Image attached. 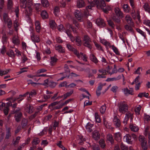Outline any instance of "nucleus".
Here are the masks:
<instances>
[{"mask_svg": "<svg viewBox=\"0 0 150 150\" xmlns=\"http://www.w3.org/2000/svg\"><path fill=\"white\" fill-rule=\"evenodd\" d=\"M7 132H6V135L5 139H8L11 136V129L10 128H8L7 129Z\"/></svg>", "mask_w": 150, "mask_h": 150, "instance_id": "39", "label": "nucleus"}, {"mask_svg": "<svg viewBox=\"0 0 150 150\" xmlns=\"http://www.w3.org/2000/svg\"><path fill=\"white\" fill-rule=\"evenodd\" d=\"M121 150H128V147L126 146L122 143L121 144Z\"/></svg>", "mask_w": 150, "mask_h": 150, "instance_id": "62", "label": "nucleus"}, {"mask_svg": "<svg viewBox=\"0 0 150 150\" xmlns=\"http://www.w3.org/2000/svg\"><path fill=\"white\" fill-rule=\"evenodd\" d=\"M50 27L53 29H55L56 28L57 25L54 21L51 20L50 22Z\"/></svg>", "mask_w": 150, "mask_h": 150, "instance_id": "26", "label": "nucleus"}, {"mask_svg": "<svg viewBox=\"0 0 150 150\" xmlns=\"http://www.w3.org/2000/svg\"><path fill=\"white\" fill-rule=\"evenodd\" d=\"M119 17L117 15H114L112 17V19L115 23L120 24L121 22V20Z\"/></svg>", "mask_w": 150, "mask_h": 150, "instance_id": "19", "label": "nucleus"}, {"mask_svg": "<svg viewBox=\"0 0 150 150\" xmlns=\"http://www.w3.org/2000/svg\"><path fill=\"white\" fill-rule=\"evenodd\" d=\"M96 24L101 27H103L105 26V24L103 19L101 18H98L96 21Z\"/></svg>", "mask_w": 150, "mask_h": 150, "instance_id": "10", "label": "nucleus"}, {"mask_svg": "<svg viewBox=\"0 0 150 150\" xmlns=\"http://www.w3.org/2000/svg\"><path fill=\"white\" fill-rule=\"evenodd\" d=\"M62 141H59L58 143L57 144V145L60 148H61L63 150H67L61 144Z\"/></svg>", "mask_w": 150, "mask_h": 150, "instance_id": "59", "label": "nucleus"}, {"mask_svg": "<svg viewBox=\"0 0 150 150\" xmlns=\"http://www.w3.org/2000/svg\"><path fill=\"white\" fill-rule=\"evenodd\" d=\"M51 61L50 63L51 65L52 66L54 65L57 61V59L55 57H51Z\"/></svg>", "mask_w": 150, "mask_h": 150, "instance_id": "44", "label": "nucleus"}, {"mask_svg": "<svg viewBox=\"0 0 150 150\" xmlns=\"http://www.w3.org/2000/svg\"><path fill=\"white\" fill-rule=\"evenodd\" d=\"M6 54L10 57H15V55L13 51L11 50H10L9 52H7Z\"/></svg>", "mask_w": 150, "mask_h": 150, "instance_id": "42", "label": "nucleus"}, {"mask_svg": "<svg viewBox=\"0 0 150 150\" xmlns=\"http://www.w3.org/2000/svg\"><path fill=\"white\" fill-rule=\"evenodd\" d=\"M41 16L43 19H45L48 17V14L46 11H43L41 13Z\"/></svg>", "mask_w": 150, "mask_h": 150, "instance_id": "27", "label": "nucleus"}, {"mask_svg": "<svg viewBox=\"0 0 150 150\" xmlns=\"http://www.w3.org/2000/svg\"><path fill=\"white\" fill-rule=\"evenodd\" d=\"M4 113L5 115H8V112L9 110V108H8L5 107L3 110Z\"/></svg>", "mask_w": 150, "mask_h": 150, "instance_id": "55", "label": "nucleus"}, {"mask_svg": "<svg viewBox=\"0 0 150 150\" xmlns=\"http://www.w3.org/2000/svg\"><path fill=\"white\" fill-rule=\"evenodd\" d=\"M32 40L34 42H38L40 41V39L38 36L36 35L35 33H32L31 36Z\"/></svg>", "mask_w": 150, "mask_h": 150, "instance_id": "13", "label": "nucleus"}, {"mask_svg": "<svg viewBox=\"0 0 150 150\" xmlns=\"http://www.w3.org/2000/svg\"><path fill=\"white\" fill-rule=\"evenodd\" d=\"M73 93V91H71L69 92H68L66 93L65 94H64V98L63 99L64 100L66 99L68 97L70 96Z\"/></svg>", "mask_w": 150, "mask_h": 150, "instance_id": "33", "label": "nucleus"}, {"mask_svg": "<svg viewBox=\"0 0 150 150\" xmlns=\"http://www.w3.org/2000/svg\"><path fill=\"white\" fill-rule=\"evenodd\" d=\"M99 144L100 147L102 148H104L105 147V141L103 139H100L99 142Z\"/></svg>", "mask_w": 150, "mask_h": 150, "instance_id": "36", "label": "nucleus"}, {"mask_svg": "<svg viewBox=\"0 0 150 150\" xmlns=\"http://www.w3.org/2000/svg\"><path fill=\"white\" fill-rule=\"evenodd\" d=\"M105 6V4L104 0H100L99 1H98L97 5V8L99 9H103L105 13H107L108 10L106 8Z\"/></svg>", "mask_w": 150, "mask_h": 150, "instance_id": "1", "label": "nucleus"}, {"mask_svg": "<svg viewBox=\"0 0 150 150\" xmlns=\"http://www.w3.org/2000/svg\"><path fill=\"white\" fill-rule=\"evenodd\" d=\"M60 102V101L59 102L58 101H56L52 103H51L48 106V108H50L51 107H53L54 106H55V105L58 104V103H59Z\"/></svg>", "mask_w": 150, "mask_h": 150, "instance_id": "56", "label": "nucleus"}, {"mask_svg": "<svg viewBox=\"0 0 150 150\" xmlns=\"http://www.w3.org/2000/svg\"><path fill=\"white\" fill-rule=\"evenodd\" d=\"M40 142V140L38 138H35L33 140L32 142V144L33 145H37Z\"/></svg>", "mask_w": 150, "mask_h": 150, "instance_id": "47", "label": "nucleus"}, {"mask_svg": "<svg viewBox=\"0 0 150 150\" xmlns=\"http://www.w3.org/2000/svg\"><path fill=\"white\" fill-rule=\"evenodd\" d=\"M28 69V67H24L22 68H20V69L21 70V71H19L18 72V74H21L22 73L26 72L27 71V70H25V69Z\"/></svg>", "mask_w": 150, "mask_h": 150, "instance_id": "54", "label": "nucleus"}, {"mask_svg": "<svg viewBox=\"0 0 150 150\" xmlns=\"http://www.w3.org/2000/svg\"><path fill=\"white\" fill-rule=\"evenodd\" d=\"M6 106V103H3V102H0V109L1 110H2Z\"/></svg>", "mask_w": 150, "mask_h": 150, "instance_id": "63", "label": "nucleus"}, {"mask_svg": "<svg viewBox=\"0 0 150 150\" xmlns=\"http://www.w3.org/2000/svg\"><path fill=\"white\" fill-rule=\"evenodd\" d=\"M98 0H88V2L90 4V5L86 7L87 10V9H92V7L94 6L95 5H97Z\"/></svg>", "mask_w": 150, "mask_h": 150, "instance_id": "6", "label": "nucleus"}, {"mask_svg": "<svg viewBox=\"0 0 150 150\" xmlns=\"http://www.w3.org/2000/svg\"><path fill=\"white\" fill-rule=\"evenodd\" d=\"M117 66L116 65L114 64V68L113 69L112 72H110L109 74H110V75H111L112 74L116 73H117Z\"/></svg>", "mask_w": 150, "mask_h": 150, "instance_id": "51", "label": "nucleus"}, {"mask_svg": "<svg viewBox=\"0 0 150 150\" xmlns=\"http://www.w3.org/2000/svg\"><path fill=\"white\" fill-rule=\"evenodd\" d=\"M108 25L112 28H114L115 27V25L113 22L111 20H108Z\"/></svg>", "mask_w": 150, "mask_h": 150, "instance_id": "50", "label": "nucleus"}, {"mask_svg": "<svg viewBox=\"0 0 150 150\" xmlns=\"http://www.w3.org/2000/svg\"><path fill=\"white\" fill-rule=\"evenodd\" d=\"M95 118L96 120V121L100 123L101 122V120L99 116L98 115L97 112H96L95 113Z\"/></svg>", "mask_w": 150, "mask_h": 150, "instance_id": "45", "label": "nucleus"}, {"mask_svg": "<svg viewBox=\"0 0 150 150\" xmlns=\"http://www.w3.org/2000/svg\"><path fill=\"white\" fill-rule=\"evenodd\" d=\"M76 55L78 58L79 59L81 58L85 62L87 61V57L86 56V55L84 54L82 52H80L79 53V52H78V54H77Z\"/></svg>", "mask_w": 150, "mask_h": 150, "instance_id": "12", "label": "nucleus"}, {"mask_svg": "<svg viewBox=\"0 0 150 150\" xmlns=\"http://www.w3.org/2000/svg\"><path fill=\"white\" fill-rule=\"evenodd\" d=\"M115 12L116 14V15L117 16H119V17H120L121 18L123 17V16L122 15V13L120 9L118 8H116L115 9Z\"/></svg>", "mask_w": 150, "mask_h": 150, "instance_id": "21", "label": "nucleus"}, {"mask_svg": "<svg viewBox=\"0 0 150 150\" xmlns=\"http://www.w3.org/2000/svg\"><path fill=\"white\" fill-rule=\"evenodd\" d=\"M41 2L43 6L45 7H47L49 6V4L47 0H41Z\"/></svg>", "mask_w": 150, "mask_h": 150, "instance_id": "38", "label": "nucleus"}, {"mask_svg": "<svg viewBox=\"0 0 150 150\" xmlns=\"http://www.w3.org/2000/svg\"><path fill=\"white\" fill-rule=\"evenodd\" d=\"M64 70L65 72L64 73H61L60 74H64L66 73V74H69L70 72V69L68 65L66 64H65L64 66Z\"/></svg>", "mask_w": 150, "mask_h": 150, "instance_id": "23", "label": "nucleus"}, {"mask_svg": "<svg viewBox=\"0 0 150 150\" xmlns=\"http://www.w3.org/2000/svg\"><path fill=\"white\" fill-rule=\"evenodd\" d=\"M66 25L67 28H71L72 29V31L74 33H77L76 28H74L71 25L68 23Z\"/></svg>", "mask_w": 150, "mask_h": 150, "instance_id": "30", "label": "nucleus"}, {"mask_svg": "<svg viewBox=\"0 0 150 150\" xmlns=\"http://www.w3.org/2000/svg\"><path fill=\"white\" fill-rule=\"evenodd\" d=\"M106 83L102 84L100 83L99 84L97 89L96 91V95L98 96H99L100 94V91L102 89L103 90V93L105 92L108 89V87H106L105 86L106 85Z\"/></svg>", "mask_w": 150, "mask_h": 150, "instance_id": "2", "label": "nucleus"}, {"mask_svg": "<svg viewBox=\"0 0 150 150\" xmlns=\"http://www.w3.org/2000/svg\"><path fill=\"white\" fill-rule=\"evenodd\" d=\"M96 47H97L98 50H101L102 51H103V49L101 45L96 43V42H94Z\"/></svg>", "mask_w": 150, "mask_h": 150, "instance_id": "52", "label": "nucleus"}, {"mask_svg": "<svg viewBox=\"0 0 150 150\" xmlns=\"http://www.w3.org/2000/svg\"><path fill=\"white\" fill-rule=\"evenodd\" d=\"M119 105V110L120 112L124 114L128 110V105L127 104H124L122 102H120Z\"/></svg>", "mask_w": 150, "mask_h": 150, "instance_id": "4", "label": "nucleus"}, {"mask_svg": "<svg viewBox=\"0 0 150 150\" xmlns=\"http://www.w3.org/2000/svg\"><path fill=\"white\" fill-rule=\"evenodd\" d=\"M125 115L126 116L125 117V118L123 121V123L125 124L127 123V122L129 118H130L131 120H132L133 119L132 116L133 114H131L129 112H127Z\"/></svg>", "mask_w": 150, "mask_h": 150, "instance_id": "7", "label": "nucleus"}, {"mask_svg": "<svg viewBox=\"0 0 150 150\" xmlns=\"http://www.w3.org/2000/svg\"><path fill=\"white\" fill-rule=\"evenodd\" d=\"M3 19L5 22H6V21L10 19L8 18V15L6 13H4V14Z\"/></svg>", "mask_w": 150, "mask_h": 150, "instance_id": "61", "label": "nucleus"}, {"mask_svg": "<svg viewBox=\"0 0 150 150\" xmlns=\"http://www.w3.org/2000/svg\"><path fill=\"white\" fill-rule=\"evenodd\" d=\"M20 108H18L16 110H14L13 111V113H15V120L18 122H20L21 117L23 115L22 113L20 111Z\"/></svg>", "mask_w": 150, "mask_h": 150, "instance_id": "3", "label": "nucleus"}, {"mask_svg": "<svg viewBox=\"0 0 150 150\" xmlns=\"http://www.w3.org/2000/svg\"><path fill=\"white\" fill-rule=\"evenodd\" d=\"M101 42L103 45H105L106 46H109L110 47H111V45L110 42H108L107 41L105 40H101Z\"/></svg>", "mask_w": 150, "mask_h": 150, "instance_id": "43", "label": "nucleus"}, {"mask_svg": "<svg viewBox=\"0 0 150 150\" xmlns=\"http://www.w3.org/2000/svg\"><path fill=\"white\" fill-rule=\"evenodd\" d=\"M39 112V111L36 112L34 114L30 116L29 117V119L30 120H31L34 118L37 115Z\"/></svg>", "mask_w": 150, "mask_h": 150, "instance_id": "57", "label": "nucleus"}, {"mask_svg": "<svg viewBox=\"0 0 150 150\" xmlns=\"http://www.w3.org/2000/svg\"><path fill=\"white\" fill-rule=\"evenodd\" d=\"M146 142H143L141 143V146L142 149L144 150H146L147 147L146 145Z\"/></svg>", "mask_w": 150, "mask_h": 150, "instance_id": "49", "label": "nucleus"}, {"mask_svg": "<svg viewBox=\"0 0 150 150\" xmlns=\"http://www.w3.org/2000/svg\"><path fill=\"white\" fill-rule=\"evenodd\" d=\"M25 110L28 113L31 114L33 111V107L29 104H28L25 108Z\"/></svg>", "mask_w": 150, "mask_h": 150, "instance_id": "9", "label": "nucleus"}, {"mask_svg": "<svg viewBox=\"0 0 150 150\" xmlns=\"http://www.w3.org/2000/svg\"><path fill=\"white\" fill-rule=\"evenodd\" d=\"M124 138L126 139V142L129 144H131L132 143V141L131 139V137L129 134H127Z\"/></svg>", "mask_w": 150, "mask_h": 150, "instance_id": "20", "label": "nucleus"}, {"mask_svg": "<svg viewBox=\"0 0 150 150\" xmlns=\"http://www.w3.org/2000/svg\"><path fill=\"white\" fill-rule=\"evenodd\" d=\"M25 8H26L25 12H27V14H28V15H29L32 11L31 7L30 6H29L27 7L26 6Z\"/></svg>", "mask_w": 150, "mask_h": 150, "instance_id": "53", "label": "nucleus"}, {"mask_svg": "<svg viewBox=\"0 0 150 150\" xmlns=\"http://www.w3.org/2000/svg\"><path fill=\"white\" fill-rule=\"evenodd\" d=\"M75 16L78 19V21L81 22V13L78 10H76L74 13Z\"/></svg>", "mask_w": 150, "mask_h": 150, "instance_id": "15", "label": "nucleus"}, {"mask_svg": "<svg viewBox=\"0 0 150 150\" xmlns=\"http://www.w3.org/2000/svg\"><path fill=\"white\" fill-rule=\"evenodd\" d=\"M50 97L51 96L50 95H44L43 96V98L45 100H39L38 101L40 103H42L45 102V101L47 100L48 99L50 98Z\"/></svg>", "mask_w": 150, "mask_h": 150, "instance_id": "41", "label": "nucleus"}, {"mask_svg": "<svg viewBox=\"0 0 150 150\" xmlns=\"http://www.w3.org/2000/svg\"><path fill=\"white\" fill-rule=\"evenodd\" d=\"M118 88V87L116 86H113L111 88V91L114 93H116Z\"/></svg>", "mask_w": 150, "mask_h": 150, "instance_id": "64", "label": "nucleus"}, {"mask_svg": "<svg viewBox=\"0 0 150 150\" xmlns=\"http://www.w3.org/2000/svg\"><path fill=\"white\" fill-rule=\"evenodd\" d=\"M106 108V105L104 104V105L102 106L100 109V110L101 113L103 114L105 113V110Z\"/></svg>", "mask_w": 150, "mask_h": 150, "instance_id": "40", "label": "nucleus"}, {"mask_svg": "<svg viewBox=\"0 0 150 150\" xmlns=\"http://www.w3.org/2000/svg\"><path fill=\"white\" fill-rule=\"evenodd\" d=\"M67 47L68 50L71 51L73 52L75 55L78 54V51L75 49L71 45L68 44L67 45Z\"/></svg>", "mask_w": 150, "mask_h": 150, "instance_id": "14", "label": "nucleus"}, {"mask_svg": "<svg viewBox=\"0 0 150 150\" xmlns=\"http://www.w3.org/2000/svg\"><path fill=\"white\" fill-rule=\"evenodd\" d=\"M7 6L8 9L11 10L13 8V3L12 0H8Z\"/></svg>", "mask_w": 150, "mask_h": 150, "instance_id": "31", "label": "nucleus"}, {"mask_svg": "<svg viewBox=\"0 0 150 150\" xmlns=\"http://www.w3.org/2000/svg\"><path fill=\"white\" fill-rule=\"evenodd\" d=\"M90 59L95 64L97 63L98 62V60L94 54H92L91 55Z\"/></svg>", "mask_w": 150, "mask_h": 150, "instance_id": "32", "label": "nucleus"}, {"mask_svg": "<svg viewBox=\"0 0 150 150\" xmlns=\"http://www.w3.org/2000/svg\"><path fill=\"white\" fill-rule=\"evenodd\" d=\"M12 42L14 44L18 45L20 43V40L18 36L13 37L12 39Z\"/></svg>", "mask_w": 150, "mask_h": 150, "instance_id": "24", "label": "nucleus"}, {"mask_svg": "<svg viewBox=\"0 0 150 150\" xmlns=\"http://www.w3.org/2000/svg\"><path fill=\"white\" fill-rule=\"evenodd\" d=\"M28 120L25 119H23L21 121V124L22 126V128L23 129H25L26 127L28 124Z\"/></svg>", "mask_w": 150, "mask_h": 150, "instance_id": "22", "label": "nucleus"}, {"mask_svg": "<svg viewBox=\"0 0 150 150\" xmlns=\"http://www.w3.org/2000/svg\"><path fill=\"white\" fill-rule=\"evenodd\" d=\"M114 124L116 127H119L120 126V122L117 116H115L113 119Z\"/></svg>", "mask_w": 150, "mask_h": 150, "instance_id": "17", "label": "nucleus"}, {"mask_svg": "<svg viewBox=\"0 0 150 150\" xmlns=\"http://www.w3.org/2000/svg\"><path fill=\"white\" fill-rule=\"evenodd\" d=\"M112 47L114 52L117 55H119L120 54V52L117 48L115 47L114 45L112 46Z\"/></svg>", "mask_w": 150, "mask_h": 150, "instance_id": "48", "label": "nucleus"}, {"mask_svg": "<svg viewBox=\"0 0 150 150\" xmlns=\"http://www.w3.org/2000/svg\"><path fill=\"white\" fill-rule=\"evenodd\" d=\"M129 128L132 131L136 132L139 130L137 127L134 126L132 124H130L129 126Z\"/></svg>", "mask_w": 150, "mask_h": 150, "instance_id": "28", "label": "nucleus"}, {"mask_svg": "<svg viewBox=\"0 0 150 150\" xmlns=\"http://www.w3.org/2000/svg\"><path fill=\"white\" fill-rule=\"evenodd\" d=\"M114 137L115 139L118 142H120L121 140V134L119 133L115 134Z\"/></svg>", "mask_w": 150, "mask_h": 150, "instance_id": "18", "label": "nucleus"}, {"mask_svg": "<svg viewBox=\"0 0 150 150\" xmlns=\"http://www.w3.org/2000/svg\"><path fill=\"white\" fill-rule=\"evenodd\" d=\"M91 42V41L89 37L87 35H85L83 40L84 46L91 49L92 48V46L90 43Z\"/></svg>", "mask_w": 150, "mask_h": 150, "instance_id": "5", "label": "nucleus"}, {"mask_svg": "<svg viewBox=\"0 0 150 150\" xmlns=\"http://www.w3.org/2000/svg\"><path fill=\"white\" fill-rule=\"evenodd\" d=\"M98 71L100 73H101V74L104 76L107 74L106 70L104 69H99Z\"/></svg>", "mask_w": 150, "mask_h": 150, "instance_id": "58", "label": "nucleus"}, {"mask_svg": "<svg viewBox=\"0 0 150 150\" xmlns=\"http://www.w3.org/2000/svg\"><path fill=\"white\" fill-rule=\"evenodd\" d=\"M107 139L109 141L110 143L112 144L114 142V139L112 136L110 134H108L107 135Z\"/></svg>", "mask_w": 150, "mask_h": 150, "instance_id": "29", "label": "nucleus"}, {"mask_svg": "<svg viewBox=\"0 0 150 150\" xmlns=\"http://www.w3.org/2000/svg\"><path fill=\"white\" fill-rule=\"evenodd\" d=\"M93 137L96 140L100 139V135L97 130H95L93 133Z\"/></svg>", "mask_w": 150, "mask_h": 150, "instance_id": "11", "label": "nucleus"}, {"mask_svg": "<svg viewBox=\"0 0 150 150\" xmlns=\"http://www.w3.org/2000/svg\"><path fill=\"white\" fill-rule=\"evenodd\" d=\"M13 26L15 28V31H17L18 30L17 28L19 26V23L17 21L15 20L13 23Z\"/></svg>", "mask_w": 150, "mask_h": 150, "instance_id": "46", "label": "nucleus"}, {"mask_svg": "<svg viewBox=\"0 0 150 150\" xmlns=\"http://www.w3.org/2000/svg\"><path fill=\"white\" fill-rule=\"evenodd\" d=\"M55 49L57 51L60 53H63L64 52V50L63 49L62 47L60 45L56 46Z\"/></svg>", "mask_w": 150, "mask_h": 150, "instance_id": "35", "label": "nucleus"}, {"mask_svg": "<svg viewBox=\"0 0 150 150\" xmlns=\"http://www.w3.org/2000/svg\"><path fill=\"white\" fill-rule=\"evenodd\" d=\"M123 90L124 93L125 94H129L132 95L133 90L132 88H130V90H129L127 88H124L123 89Z\"/></svg>", "mask_w": 150, "mask_h": 150, "instance_id": "25", "label": "nucleus"}, {"mask_svg": "<svg viewBox=\"0 0 150 150\" xmlns=\"http://www.w3.org/2000/svg\"><path fill=\"white\" fill-rule=\"evenodd\" d=\"M125 19L127 23L131 26H133L134 23L131 17L129 15H127L125 17Z\"/></svg>", "mask_w": 150, "mask_h": 150, "instance_id": "8", "label": "nucleus"}, {"mask_svg": "<svg viewBox=\"0 0 150 150\" xmlns=\"http://www.w3.org/2000/svg\"><path fill=\"white\" fill-rule=\"evenodd\" d=\"M85 3L83 0H78L77 1V7L80 8L84 7Z\"/></svg>", "mask_w": 150, "mask_h": 150, "instance_id": "16", "label": "nucleus"}, {"mask_svg": "<svg viewBox=\"0 0 150 150\" xmlns=\"http://www.w3.org/2000/svg\"><path fill=\"white\" fill-rule=\"evenodd\" d=\"M76 41L77 43V45L80 46L81 45V40L79 38V37H76Z\"/></svg>", "mask_w": 150, "mask_h": 150, "instance_id": "60", "label": "nucleus"}, {"mask_svg": "<svg viewBox=\"0 0 150 150\" xmlns=\"http://www.w3.org/2000/svg\"><path fill=\"white\" fill-rule=\"evenodd\" d=\"M124 11L128 13L129 11L130 8L129 6L127 4H124L123 6Z\"/></svg>", "mask_w": 150, "mask_h": 150, "instance_id": "37", "label": "nucleus"}, {"mask_svg": "<svg viewBox=\"0 0 150 150\" xmlns=\"http://www.w3.org/2000/svg\"><path fill=\"white\" fill-rule=\"evenodd\" d=\"M143 7L145 11L148 12H150V7L148 3H145Z\"/></svg>", "mask_w": 150, "mask_h": 150, "instance_id": "34", "label": "nucleus"}]
</instances>
